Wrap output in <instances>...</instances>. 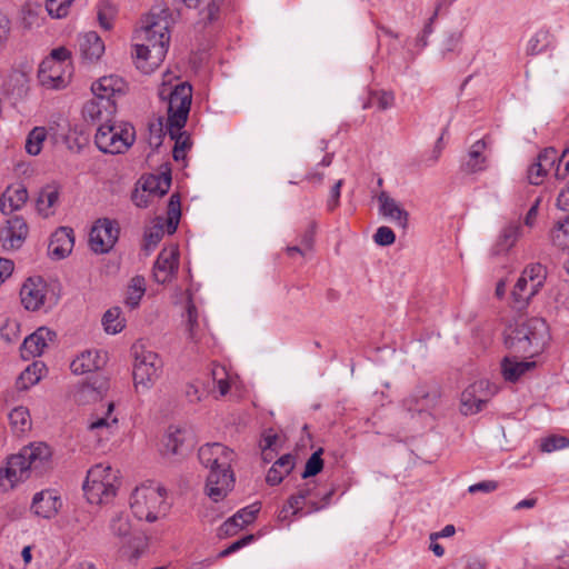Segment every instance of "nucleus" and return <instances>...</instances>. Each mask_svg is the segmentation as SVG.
Segmentation results:
<instances>
[{
    "label": "nucleus",
    "mask_w": 569,
    "mask_h": 569,
    "mask_svg": "<svg viewBox=\"0 0 569 569\" xmlns=\"http://www.w3.org/2000/svg\"><path fill=\"white\" fill-rule=\"evenodd\" d=\"M117 106L114 100L101 99L97 96L87 101L82 108L83 118L94 123H109L116 114Z\"/></svg>",
    "instance_id": "15"
},
{
    "label": "nucleus",
    "mask_w": 569,
    "mask_h": 569,
    "mask_svg": "<svg viewBox=\"0 0 569 569\" xmlns=\"http://www.w3.org/2000/svg\"><path fill=\"white\" fill-rule=\"evenodd\" d=\"M10 426L17 435L24 433L31 428V418L28 408L17 407L9 413Z\"/></svg>",
    "instance_id": "40"
},
{
    "label": "nucleus",
    "mask_w": 569,
    "mask_h": 569,
    "mask_svg": "<svg viewBox=\"0 0 569 569\" xmlns=\"http://www.w3.org/2000/svg\"><path fill=\"white\" fill-rule=\"evenodd\" d=\"M212 381L214 387L218 388L220 396H226L231 385L234 382V377L229 373L224 366L214 365L211 370Z\"/></svg>",
    "instance_id": "43"
},
{
    "label": "nucleus",
    "mask_w": 569,
    "mask_h": 569,
    "mask_svg": "<svg viewBox=\"0 0 569 569\" xmlns=\"http://www.w3.org/2000/svg\"><path fill=\"white\" fill-rule=\"evenodd\" d=\"M169 216H170V223H172L173 218L176 219V223L172 227L173 231L177 228L179 217H180V199L178 194H171L169 200Z\"/></svg>",
    "instance_id": "62"
},
{
    "label": "nucleus",
    "mask_w": 569,
    "mask_h": 569,
    "mask_svg": "<svg viewBox=\"0 0 569 569\" xmlns=\"http://www.w3.org/2000/svg\"><path fill=\"white\" fill-rule=\"evenodd\" d=\"M136 133L128 123H101L94 136L97 148L103 153L119 154L127 151L134 142Z\"/></svg>",
    "instance_id": "8"
},
{
    "label": "nucleus",
    "mask_w": 569,
    "mask_h": 569,
    "mask_svg": "<svg viewBox=\"0 0 569 569\" xmlns=\"http://www.w3.org/2000/svg\"><path fill=\"white\" fill-rule=\"evenodd\" d=\"M377 199L379 202V212L397 227L406 230L409 221L408 211L385 191H382Z\"/></svg>",
    "instance_id": "21"
},
{
    "label": "nucleus",
    "mask_w": 569,
    "mask_h": 569,
    "mask_svg": "<svg viewBox=\"0 0 569 569\" xmlns=\"http://www.w3.org/2000/svg\"><path fill=\"white\" fill-rule=\"evenodd\" d=\"M565 448H569V438L562 436H550L541 442V450L545 452H552Z\"/></svg>",
    "instance_id": "52"
},
{
    "label": "nucleus",
    "mask_w": 569,
    "mask_h": 569,
    "mask_svg": "<svg viewBox=\"0 0 569 569\" xmlns=\"http://www.w3.org/2000/svg\"><path fill=\"white\" fill-rule=\"evenodd\" d=\"M557 206L563 211H569V182L559 192L557 198Z\"/></svg>",
    "instance_id": "64"
},
{
    "label": "nucleus",
    "mask_w": 569,
    "mask_h": 569,
    "mask_svg": "<svg viewBox=\"0 0 569 569\" xmlns=\"http://www.w3.org/2000/svg\"><path fill=\"white\" fill-rule=\"evenodd\" d=\"M170 19L167 10L151 12L141 20L134 33L136 66L143 73H151L164 60L170 44Z\"/></svg>",
    "instance_id": "1"
},
{
    "label": "nucleus",
    "mask_w": 569,
    "mask_h": 569,
    "mask_svg": "<svg viewBox=\"0 0 569 569\" xmlns=\"http://www.w3.org/2000/svg\"><path fill=\"white\" fill-rule=\"evenodd\" d=\"M47 136L48 132L44 127H34L27 136L24 146L26 151L30 156H38L42 150Z\"/></svg>",
    "instance_id": "44"
},
{
    "label": "nucleus",
    "mask_w": 569,
    "mask_h": 569,
    "mask_svg": "<svg viewBox=\"0 0 569 569\" xmlns=\"http://www.w3.org/2000/svg\"><path fill=\"white\" fill-rule=\"evenodd\" d=\"M486 141L477 140L471 147L463 163V168L469 173L483 171L487 168V157L483 154L486 150Z\"/></svg>",
    "instance_id": "33"
},
{
    "label": "nucleus",
    "mask_w": 569,
    "mask_h": 569,
    "mask_svg": "<svg viewBox=\"0 0 569 569\" xmlns=\"http://www.w3.org/2000/svg\"><path fill=\"white\" fill-rule=\"evenodd\" d=\"M520 237V226L517 223L507 224L499 234L496 243L493 244L491 252L495 256H499L508 252L518 241Z\"/></svg>",
    "instance_id": "34"
},
{
    "label": "nucleus",
    "mask_w": 569,
    "mask_h": 569,
    "mask_svg": "<svg viewBox=\"0 0 569 569\" xmlns=\"http://www.w3.org/2000/svg\"><path fill=\"white\" fill-rule=\"evenodd\" d=\"M278 441V435L274 433L271 429L263 433L260 447H261V456L264 462H269L267 455L269 451H273L274 446Z\"/></svg>",
    "instance_id": "57"
},
{
    "label": "nucleus",
    "mask_w": 569,
    "mask_h": 569,
    "mask_svg": "<svg viewBox=\"0 0 569 569\" xmlns=\"http://www.w3.org/2000/svg\"><path fill=\"white\" fill-rule=\"evenodd\" d=\"M550 239L556 247L569 249V216L556 223L550 232Z\"/></svg>",
    "instance_id": "46"
},
{
    "label": "nucleus",
    "mask_w": 569,
    "mask_h": 569,
    "mask_svg": "<svg viewBox=\"0 0 569 569\" xmlns=\"http://www.w3.org/2000/svg\"><path fill=\"white\" fill-rule=\"evenodd\" d=\"M172 76L166 73L159 89V97L168 99V119L167 129L170 138L174 140V146H180L188 150L191 146L190 139L181 129L186 126L191 106L192 88L189 83L177 84L172 90L168 87Z\"/></svg>",
    "instance_id": "4"
},
{
    "label": "nucleus",
    "mask_w": 569,
    "mask_h": 569,
    "mask_svg": "<svg viewBox=\"0 0 569 569\" xmlns=\"http://www.w3.org/2000/svg\"><path fill=\"white\" fill-rule=\"evenodd\" d=\"M295 467V458L287 453L281 456L268 470L266 481L270 486L279 485L283 478L291 472Z\"/></svg>",
    "instance_id": "35"
},
{
    "label": "nucleus",
    "mask_w": 569,
    "mask_h": 569,
    "mask_svg": "<svg viewBox=\"0 0 569 569\" xmlns=\"http://www.w3.org/2000/svg\"><path fill=\"white\" fill-rule=\"evenodd\" d=\"M549 341V328L541 318H520L506 332L508 349L528 357L539 355Z\"/></svg>",
    "instance_id": "5"
},
{
    "label": "nucleus",
    "mask_w": 569,
    "mask_h": 569,
    "mask_svg": "<svg viewBox=\"0 0 569 569\" xmlns=\"http://www.w3.org/2000/svg\"><path fill=\"white\" fill-rule=\"evenodd\" d=\"M108 389V381L102 379L96 387L91 383L83 385L79 391V399L82 400L84 397L90 396L91 399H98Z\"/></svg>",
    "instance_id": "54"
},
{
    "label": "nucleus",
    "mask_w": 569,
    "mask_h": 569,
    "mask_svg": "<svg viewBox=\"0 0 569 569\" xmlns=\"http://www.w3.org/2000/svg\"><path fill=\"white\" fill-rule=\"evenodd\" d=\"M186 296H187L186 312H187L188 338L193 342H199L202 339V336L204 333L206 323L201 322L199 319V311L193 301L192 293H191L190 289H187Z\"/></svg>",
    "instance_id": "25"
},
{
    "label": "nucleus",
    "mask_w": 569,
    "mask_h": 569,
    "mask_svg": "<svg viewBox=\"0 0 569 569\" xmlns=\"http://www.w3.org/2000/svg\"><path fill=\"white\" fill-rule=\"evenodd\" d=\"M132 352L134 387L138 392H143L152 388L159 379L163 363L157 352L147 349L143 345H134Z\"/></svg>",
    "instance_id": "7"
},
{
    "label": "nucleus",
    "mask_w": 569,
    "mask_h": 569,
    "mask_svg": "<svg viewBox=\"0 0 569 569\" xmlns=\"http://www.w3.org/2000/svg\"><path fill=\"white\" fill-rule=\"evenodd\" d=\"M107 363V355L97 349L84 350L79 353L70 363L74 375L90 373L102 369Z\"/></svg>",
    "instance_id": "19"
},
{
    "label": "nucleus",
    "mask_w": 569,
    "mask_h": 569,
    "mask_svg": "<svg viewBox=\"0 0 569 569\" xmlns=\"http://www.w3.org/2000/svg\"><path fill=\"white\" fill-rule=\"evenodd\" d=\"M201 465L209 469L204 491L214 502L223 500L233 489L234 475L231 465L236 453L230 448L219 443H207L198 452Z\"/></svg>",
    "instance_id": "2"
},
{
    "label": "nucleus",
    "mask_w": 569,
    "mask_h": 569,
    "mask_svg": "<svg viewBox=\"0 0 569 569\" xmlns=\"http://www.w3.org/2000/svg\"><path fill=\"white\" fill-rule=\"evenodd\" d=\"M553 41V37L548 30H538L528 41L527 53L531 56L539 54L548 49Z\"/></svg>",
    "instance_id": "42"
},
{
    "label": "nucleus",
    "mask_w": 569,
    "mask_h": 569,
    "mask_svg": "<svg viewBox=\"0 0 569 569\" xmlns=\"http://www.w3.org/2000/svg\"><path fill=\"white\" fill-rule=\"evenodd\" d=\"M460 33H449L440 44V56L445 59L448 54L456 52L460 44Z\"/></svg>",
    "instance_id": "55"
},
{
    "label": "nucleus",
    "mask_w": 569,
    "mask_h": 569,
    "mask_svg": "<svg viewBox=\"0 0 569 569\" xmlns=\"http://www.w3.org/2000/svg\"><path fill=\"white\" fill-rule=\"evenodd\" d=\"M259 510L260 507L258 503H252L240 509L236 515L223 522L221 530L227 535L236 533L239 529L253 522Z\"/></svg>",
    "instance_id": "26"
},
{
    "label": "nucleus",
    "mask_w": 569,
    "mask_h": 569,
    "mask_svg": "<svg viewBox=\"0 0 569 569\" xmlns=\"http://www.w3.org/2000/svg\"><path fill=\"white\" fill-rule=\"evenodd\" d=\"M254 539V536L253 535H248L234 542H232L228 548H226L224 550H222L220 552V557H227L236 551H238L239 549H241L242 547L249 545L250 542H252Z\"/></svg>",
    "instance_id": "61"
},
{
    "label": "nucleus",
    "mask_w": 569,
    "mask_h": 569,
    "mask_svg": "<svg viewBox=\"0 0 569 569\" xmlns=\"http://www.w3.org/2000/svg\"><path fill=\"white\" fill-rule=\"evenodd\" d=\"M119 237L118 224L110 219H99L91 228L89 243L97 253L110 251Z\"/></svg>",
    "instance_id": "11"
},
{
    "label": "nucleus",
    "mask_w": 569,
    "mask_h": 569,
    "mask_svg": "<svg viewBox=\"0 0 569 569\" xmlns=\"http://www.w3.org/2000/svg\"><path fill=\"white\" fill-rule=\"evenodd\" d=\"M535 367V361H520L516 357H505L501 361V373L506 381L516 382Z\"/></svg>",
    "instance_id": "31"
},
{
    "label": "nucleus",
    "mask_w": 569,
    "mask_h": 569,
    "mask_svg": "<svg viewBox=\"0 0 569 569\" xmlns=\"http://www.w3.org/2000/svg\"><path fill=\"white\" fill-rule=\"evenodd\" d=\"M520 278L531 283L532 291H539L546 280V270L540 263L530 264L522 271Z\"/></svg>",
    "instance_id": "45"
},
{
    "label": "nucleus",
    "mask_w": 569,
    "mask_h": 569,
    "mask_svg": "<svg viewBox=\"0 0 569 569\" xmlns=\"http://www.w3.org/2000/svg\"><path fill=\"white\" fill-rule=\"evenodd\" d=\"M48 284L41 278H29L22 284L20 299L22 306L30 311H37L44 307L47 301Z\"/></svg>",
    "instance_id": "12"
},
{
    "label": "nucleus",
    "mask_w": 569,
    "mask_h": 569,
    "mask_svg": "<svg viewBox=\"0 0 569 569\" xmlns=\"http://www.w3.org/2000/svg\"><path fill=\"white\" fill-rule=\"evenodd\" d=\"M72 67H66L58 62L52 63L43 60L39 67V80L41 84L49 89L64 88L71 78Z\"/></svg>",
    "instance_id": "13"
},
{
    "label": "nucleus",
    "mask_w": 569,
    "mask_h": 569,
    "mask_svg": "<svg viewBox=\"0 0 569 569\" xmlns=\"http://www.w3.org/2000/svg\"><path fill=\"white\" fill-rule=\"evenodd\" d=\"M61 507V500L52 490H43L34 495L32 499V511L44 519L56 516Z\"/></svg>",
    "instance_id": "24"
},
{
    "label": "nucleus",
    "mask_w": 569,
    "mask_h": 569,
    "mask_svg": "<svg viewBox=\"0 0 569 569\" xmlns=\"http://www.w3.org/2000/svg\"><path fill=\"white\" fill-rule=\"evenodd\" d=\"M113 403L108 405L106 417L97 418L89 423V431L98 441L108 440L116 431L118 419L111 417Z\"/></svg>",
    "instance_id": "29"
},
{
    "label": "nucleus",
    "mask_w": 569,
    "mask_h": 569,
    "mask_svg": "<svg viewBox=\"0 0 569 569\" xmlns=\"http://www.w3.org/2000/svg\"><path fill=\"white\" fill-rule=\"evenodd\" d=\"M28 233L29 228L26 220L20 216H13L7 220L6 227L0 231V239L3 247L19 249L27 239Z\"/></svg>",
    "instance_id": "18"
},
{
    "label": "nucleus",
    "mask_w": 569,
    "mask_h": 569,
    "mask_svg": "<svg viewBox=\"0 0 569 569\" xmlns=\"http://www.w3.org/2000/svg\"><path fill=\"white\" fill-rule=\"evenodd\" d=\"M73 246V230L69 227H60L51 234L48 252L51 258L60 260L71 253Z\"/></svg>",
    "instance_id": "20"
},
{
    "label": "nucleus",
    "mask_w": 569,
    "mask_h": 569,
    "mask_svg": "<svg viewBox=\"0 0 569 569\" xmlns=\"http://www.w3.org/2000/svg\"><path fill=\"white\" fill-rule=\"evenodd\" d=\"M127 88L126 81L116 74L104 76L94 81L91 86L93 96L101 99L114 100L117 94L124 93Z\"/></svg>",
    "instance_id": "23"
},
{
    "label": "nucleus",
    "mask_w": 569,
    "mask_h": 569,
    "mask_svg": "<svg viewBox=\"0 0 569 569\" xmlns=\"http://www.w3.org/2000/svg\"><path fill=\"white\" fill-rule=\"evenodd\" d=\"M83 491L90 503H107L116 496L117 483H113L112 477H109L106 483L97 480L91 482V479H86Z\"/></svg>",
    "instance_id": "22"
},
{
    "label": "nucleus",
    "mask_w": 569,
    "mask_h": 569,
    "mask_svg": "<svg viewBox=\"0 0 569 569\" xmlns=\"http://www.w3.org/2000/svg\"><path fill=\"white\" fill-rule=\"evenodd\" d=\"M28 200V191L21 186L8 187L3 192L0 200V209L4 214H10L13 211L21 209Z\"/></svg>",
    "instance_id": "28"
},
{
    "label": "nucleus",
    "mask_w": 569,
    "mask_h": 569,
    "mask_svg": "<svg viewBox=\"0 0 569 569\" xmlns=\"http://www.w3.org/2000/svg\"><path fill=\"white\" fill-rule=\"evenodd\" d=\"M171 179L169 176H163L161 178L151 177L148 179L143 184V192L142 193H136L133 196V201L137 207L139 208H146L149 204V196L144 192L148 191L149 193H156L159 197L167 193L169 187H170Z\"/></svg>",
    "instance_id": "27"
},
{
    "label": "nucleus",
    "mask_w": 569,
    "mask_h": 569,
    "mask_svg": "<svg viewBox=\"0 0 569 569\" xmlns=\"http://www.w3.org/2000/svg\"><path fill=\"white\" fill-rule=\"evenodd\" d=\"M558 151L552 148L543 149L527 169V179L530 184L539 186L543 182L548 172L556 166Z\"/></svg>",
    "instance_id": "16"
},
{
    "label": "nucleus",
    "mask_w": 569,
    "mask_h": 569,
    "mask_svg": "<svg viewBox=\"0 0 569 569\" xmlns=\"http://www.w3.org/2000/svg\"><path fill=\"white\" fill-rule=\"evenodd\" d=\"M303 506H308V501L302 498H297V493H295L288 499L287 506L281 510V515L286 518L289 510H291L292 515H306L308 512H303Z\"/></svg>",
    "instance_id": "56"
},
{
    "label": "nucleus",
    "mask_w": 569,
    "mask_h": 569,
    "mask_svg": "<svg viewBox=\"0 0 569 569\" xmlns=\"http://www.w3.org/2000/svg\"><path fill=\"white\" fill-rule=\"evenodd\" d=\"M317 488L318 486L315 481H308L297 491V498H302L308 501L309 509L307 512L321 510L329 503V500L332 496V491L326 492L321 496L320 501V493L317 492Z\"/></svg>",
    "instance_id": "30"
},
{
    "label": "nucleus",
    "mask_w": 569,
    "mask_h": 569,
    "mask_svg": "<svg viewBox=\"0 0 569 569\" xmlns=\"http://www.w3.org/2000/svg\"><path fill=\"white\" fill-rule=\"evenodd\" d=\"M183 430L176 426H170L162 439L161 452L164 456L178 453L179 447L183 443Z\"/></svg>",
    "instance_id": "38"
},
{
    "label": "nucleus",
    "mask_w": 569,
    "mask_h": 569,
    "mask_svg": "<svg viewBox=\"0 0 569 569\" xmlns=\"http://www.w3.org/2000/svg\"><path fill=\"white\" fill-rule=\"evenodd\" d=\"M51 450L43 442H36L12 455L0 469V488L12 490L20 482L28 480L32 473H42L50 465Z\"/></svg>",
    "instance_id": "3"
},
{
    "label": "nucleus",
    "mask_w": 569,
    "mask_h": 569,
    "mask_svg": "<svg viewBox=\"0 0 569 569\" xmlns=\"http://www.w3.org/2000/svg\"><path fill=\"white\" fill-rule=\"evenodd\" d=\"M132 513L139 520L153 522L168 510L167 490L157 482H147L137 487L130 498Z\"/></svg>",
    "instance_id": "6"
},
{
    "label": "nucleus",
    "mask_w": 569,
    "mask_h": 569,
    "mask_svg": "<svg viewBox=\"0 0 569 569\" xmlns=\"http://www.w3.org/2000/svg\"><path fill=\"white\" fill-rule=\"evenodd\" d=\"M373 239L377 244L386 247L395 242L396 236L391 228L382 226L377 229Z\"/></svg>",
    "instance_id": "58"
},
{
    "label": "nucleus",
    "mask_w": 569,
    "mask_h": 569,
    "mask_svg": "<svg viewBox=\"0 0 569 569\" xmlns=\"http://www.w3.org/2000/svg\"><path fill=\"white\" fill-rule=\"evenodd\" d=\"M116 13L117 9L112 3L108 1L100 2L98 7V21L101 28L110 30L113 26Z\"/></svg>",
    "instance_id": "49"
},
{
    "label": "nucleus",
    "mask_w": 569,
    "mask_h": 569,
    "mask_svg": "<svg viewBox=\"0 0 569 569\" xmlns=\"http://www.w3.org/2000/svg\"><path fill=\"white\" fill-rule=\"evenodd\" d=\"M44 60H48L49 62L59 64H64L66 67H72L70 61V51L63 47L53 49L49 57H47Z\"/></svg>",
    "instance_id": "60"
},
{
    "label": "nucleus",
    "mask_w": 569,
    "mask_h": 569,
    "mask_svg": "<svg viewBox=\"0 0 569 569\" xmlns=\"http://www.w3.org/2000/svg\"><path fill=\"white\" fill-rule=\"evenodd\" d=\"M80 51L86 59L98 60L104 52V43L97 32L90 31L80 39Z\"/></svg>",
    "instance_id": "36"
},
{
    "label": "nucleus",
    "mask_w": 569,
    "mask_h": 569,
    "mask_svg": "<svg viewBox=\"0 0 569 569\" xmlns=\"http://www.w3.org/2000/svg\"><path fill=\"white\" fill-rule=\"evenodd\" d=\"M73 0H46V8L52 18H63L68 14Z\"/></svg>",
    "instance_id": "50"
},
{
    "label": "nucleus",
    "mask_w": 569,
    "mask_h": 569,
    "mask_svg": "<svg viewBox=\"0 0 569 569\" xmlns=\"http://www.w3.org/2000/svg\"><path fill=\"white\" fill-rule=\"evenodd\" d=\"M538 291L531 290V283L525 281V278L518 279L512 290V299L515 302V307L517 309H523L529 300L537 293Z\"/></svg>",
    "instance_id": "41"
},
{
    "label": "nucleus",
    "mask_w": 569,
    "mask_h": 569,
    "mask_svg": "<svg viewBox=\"0 0 569 569\" xmlns=\"http://www.w3.org/2000/svg\"><path fill=\"white\" fill-rule=\"evenodd\" d=\"M178 267L179 250L176 247L162 249L153 264L154 280L161 284L171 281L178 271Z\"/></svg>",
    "instance_id": "14"
},
{
    "label": "nucleus",
    "mask_w": 569,
    "mask_h": 569,
    "mask_svg": "<svg viewBox=\"0 0 569 569\" xmlns=\"http://www.w3.org/2000/svg\"><path fill=\"white\" fill-rule=\"evenodd\" d=\"M495 390L488 380H478L469 385L460 397V411L465 416L480 412L493 396Z\"/></svg>",
    "instance_id": "10"
},
{
    "label": "nucleus",
    "mask_w": 569,
    "mask_h": 569,
    "mask_svg": "<svg viewBox=\"0 0 569 569\" xmlns=\"http://www.w3.org/2000/svg\"><path fill=\"white\" fill-rule=\"evenodd\" d=\"M322 449L315 451L306 462L302 478H309L318 475L323 468V460L321 458Z\"/></svg>",
    "instance_id": "51"
},
{
    "label": "nucleus",
    "mask_w": 569,
    "mask_h": 569,
    "mask_svg": "<svg viewBox=\"0 0 569 569\" xmlns=\"http://www.w3.org/2000/svg\"><path fill=\"white\" fill-rule=\"evenodd\" d=\"M146 293V279L142 276H134L131 278L127 295L126 305L130 308H137Z\"/></svg>",
    "instance_id": "39"
},
{
    "label": "nucleus",
    "mask_w": 569,
    "mask_h": 569,
    "mask_svg": "<svg viewBox=\"0 0 569 569\" xmlns=\"http://www.w3.org/2000/svg\"><path fill=\"white\" fill-rule=\"evenodd\" d=\"M46 371V366L42 361H33L29 365L18 377L17 387L21 390H27L40 381Z\"/></svg>",
    "instance_id": "37"
},
{
    "label": "nucleus",
    "mask_w": 569,
    "mask_h": 569,
    "mask_svg": "<svg viewBox=\"0 0 569 569\" xmlns=\"http://www.w3.org/2000/svg\"><path fill=\"white\" fill-rule=\"evenodd\" d=\"M102 325L108 333H119L124 328V319L120 308H111L103 315Z\"/></svg>",
    "instance_id": "47"
},
{
    "label": "nucleus",
    "mask_w": 569,
    "mask_h": 569,
    "mask_svg": "<svg viewBox=\"0 0 569 569\" xmlns=\"http://www.w3.org/2000/svg\"><path fill=\"white\" fill-rule=\"evenodd\" d=\"M56 338V332L46 328L40 327L33 333L28 336L20 348L21 357L26 360L34 357H39L43 353L44 349Z\"/></svg>",
    "instance_id": "17"
},
{
    "label": "nucleus",
    "mask_w": 569,
    "mask_h": 569,
    "mask_svg": "<svg viewBox=\"0 0 569 569\" xmlns=\"http://www.w3.org/2000/svg\"><path fill=\"white\" fill-rule=\"evenodd\" d=\"M440 401V390L433 383L418 385L402 401L403 408L412 413H431Z\"/></svg>",
    "instance_id": "9"
},
{
    "label": "nucleus",
    "mask_w": 569,
    "mask_h": 569,
    "mask_svg": "<svg viewBox=\"0 0 569 569\" xmlns=\"http://www.w3.org/2000/svg\"><path fill=\"white\" fill-rule=\"evenodd\" d=\"M59 202V191L54 186L43 187L37 199V210L43 218L54 214L56 207Z\"/></svg>",
    "instance_id": "32"
},
{
    "label": "nucleus",
    "mask_w": 569,
    "mask_h": 569,
    "mask_svg": "<svg viewBox=\"0 0 569 569\" xmlns=\"http://www.w3.org/2000/svg\"><path fill=\"white\" fill-rule=\"evenodd\" d=\"M556 163L555 176L558 179H565L569 173V146L563 149L560 156L558 154Z\"/></svg>",
    "instance_id": "59"
},
{
    "label": "nucleus",
    "mask_w": 569,
    "mask_h": 569,
    "mask_svg": "<svg viewBox=\"0 0 569 569\" xmlns=\"http://www.w3.org/2000/svg\"><path fill=\"white\" fill-rule=\"evenodd\" d=\"M110 529L113 536L126 539L130 535L131 526L126 517L117 516L112 519Z\"/></svg>",
    "instance_id": "53"
},
{
    "label": "nucleus",
    "mask_w": 569,
    "mask_h": 569,
    "mask_svg": "<svg viewBox=\"0 0 569 569\" xmlns=\"http://www.w3.org/2000/svg\"><path fill=\"white\" fill-rule=\"evenodd\" d=\"M497 488H498V485H497V482H496V481L487 480V481H481V482H478V483L471 485V486L468 488V491H469L470 493H476V492H491V491H495Z\"/></svg>",
    "instance_id": "63"
},
{
    "label": "nucleus",
    "mask_w": 569,
    "mask_h": 569,
    "mask_svg": "<svg viewBox=\"0 0 569 569\" xmlns=\"http://www.w3.org/2000/svg\"><path fill=\"white\" fill-rule=\"evenodd\" d=\"M109 477L113 478V483L118 482L117 470H113L109 465L98 463L88 471L86 479H91V482L97 480L106 483Z\"/></svg>",
    "instance_id": "48"
}]
</instances>
